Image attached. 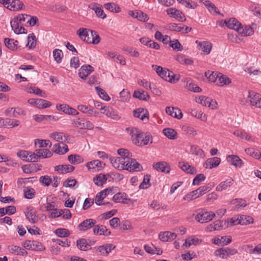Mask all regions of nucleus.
<instances>
[{"instance_id": "obj_36", "label": "nucleus", "mask_w": 261, "mask_h": 261, "mask_svg": "<svg viewBox=\"0 0 261 261\" xmlns=\"http://www.w3.org/2000/svg\"><path fill=\"white\" fill-rule=\"evenodd\" d=\"M232 179H227L225 181H222L220 184H219L217 186L216 190L217 191H222L223 190H226L228 187H230L232 185Z\"/></svg>"}, {"instance_id": "obj_44", "label": "nucleus", "mask_w": 261, "mask_h": 261, "mask_svg": "<svg viewBox=\"0 0 261 261\" xmlns=\"http://www.w3.org/2000/svg\"><path fill=\"white\" fill-rule=\"evenodd\" d=\"M104 7L107 10L114 13H118L120 11V8L116 4L108 3L104 4Z\"/></svg>"}, {"instance_id": "obj_40", "label": "nucleus", "mask_w": 261, "mask_h": 261, "mask_svg": "<svg viewBox=\"0 0 261 261\" xmlns=\"http://www.w3.org/2000/svg\"><path fill=\"white\" fill-rule=\"evenodd\" d=\"M68 160L72 164H79L84 162L83 158L76 154L69 155Z\"/></svg>"}, {"instance_id": "obj_62", "label": "nucleus", "mask_w": 261, "mask_h": 261, "mask_svg": "<svg viewBox=\"0 0 261 261\" xmlns=\"http://www.w3.org/2000/svg\"><path fill=\"white\" fill-rule=\"evenodd\" d=\"M150 175H145L144 176V179L142 183L140 184L139 187L141 189H147L150 186Z\"/></svg>"}, {"instance_id": "obj_28", "label": "nucleus", "mask_w": 261, "mask_h": 261, "mask_svg": "<svg viewBox=\"0 0 261 261\" xmlns=\"http://www.w3.org/2000/svg\"><path fill=\"white\" fill-rule=\"evenodd\" d=\"M75 168L71 165H62L56 166L55 170L60 173H66L73 171Z\"/></svg>"}, {"instance_id": "obj_29", "label": "nucleus", "mask_w": 261, "mask_h": 261, "mask_svg": "<svg viewBox=\"0 0 261 261\" xmlns=\"http://www.w3.org/2000/svg\"><path fill=\"white\" fill-rule=\"evenodd\" d=\"M196 43L198 44L199 46V49L201 50L204 54L206 55H208L210 54L211 49H212V45L211 43L206 42H199L198 41H196Z\"/></svg>"}, {"instance_id": "obj_57", "label": "nucleus", "mask_w": 261, "mask_h": 261, "mask_svg": "<svg viewBox=\"0 0 261 261\" xmlns=\"http://www.w3.org/2000/svg\"><path fill=\"white\" fill-rule=\"evenodd\" d=\"M55 233L58 237L61 238L67 237L70 234L69 230L65 228H58L56 230Z\"/></svg>"}, {"instance_id": "obj_63", "label": "nucleus", "mask_w": 261, "mask_h": 261, "mask_svg": "<svg viewBox=\"0 0 261 261\" xmlns=\"http://www.w3.org/2000/svg\"><path fill=\"white\" fill-rule=\"evenodd\" d=\"M29 154V151L21 150L17 152V155L23 161L28 162Z\"/></svg>"}, {"instance_id": "obj_59", "label": "nucleus", "mask_w": 261, "mask_h": 261, "mask_svg": "<svg viewBox=\"0 0 261 261\" xmlns=\"http://www.w3.org/2000/svg\"><path fill=\"white\" fill-rule=\"evenodd\" d=\"M51 106V103L48 101L43 99H39L38 102V108L45 109L49 108Z\"/></svg>"}, {"instance_id": "obj_35", "label": "nucleus", "mask_w": 261, "mask_h": 261, "mask_svg": "<svg viewBox=\"0 0 261 261\" xmlns=\"http://www.w3.org/2000/svg\"><path fill=\"white\" fill-rule=\"evenodd\" d=\"M179 166L183 171L186 172L187 173L194 174L197 172L194 167L190 166L187 163L179 162Z\"/></svg>"}, {"instance_id": "obj_20", "label": "nucleus", "mask_w": 261, "mask_h": 261, "mask_svg": "<svg viewBox=\"0 0 261 261\" xmlns=\"http://www.w3.org/2000/svg\"><path fill=\"white\" fill-rule=\"evenodd\" d=\"M153 167L158 171H161L165 173H169L170 168L168 163L165 162H160L154 163Z\"/></svg>"}, {"instance_id": "obj_33", "label": "nucleus", "mask_w": 261, "mask_h": 261, "mask_svg": "<svg viewBox=\"0 0 261 261\" xmlns=\"http://www.w3.org/2000/svg\"><path fill=\"white\" fill-rule=\"evenodd\" d=\"M237 32L243 36H251L254 33L253 29L249 25H246L243 28L241 25Z\"/></svg>"}, {"instance_id": "obj_34", "label": "nucleus", "mask_w": 261, "mask_h": 261, "mask_svg": "<svg viewBox=\"0 0 261 261\" xmlns=\"http://www.w3.org/2000/svg\"><path fill=\"white\" fill-rule=\"evenodd\" d=\"M134 115L135 117L141 119L142 120L145 118L148 119V114L146 110L143 108H139L134 111Z\"/></svg>"}, {"instance_id": "obj_25", "label": "nucleus", "mask_w": 261, "mask_h": 261, "mask_svg": "<svg viewBox=\"0 0 261 261\" xmlns=\"http://www.w3.org/2000/svg\"><path fill=\"white\" fill-rule=\"evenodd\" d=\"M220 159L217 157H214L206 160L204 163V166L206 168L212 169L217 167L220 163Z\"/></svg>"}, {"instance_id": "obj_56", "label": "nucleus", "mask_w": 261, "mask_h": 261, "mask_svg": "<svg viewBox=\"0 0 261 261\" xmlns=\"http://www.w3.org/2000/svg\"><path fill=\"white\" fill-rule=\"evenodd\" d=\"M35 143L36 144H38L40 148L45 147L47 146H49V148H50L52 145L51 142L48 140L37 139Z\"/></svg>"}, {"instance_id": "obj_51", "label": "nucleus", "mask_w": 261, "mask_h": 261, "mask_svg": "<svg viewBox=\"0 0 261 261\" xmlns=\"http://www.w3.org/2000/svg\"><path fill=\"white\" fill-rule=\"evenodd\" d=\"M118 154L120 155V157H122L125 160H128L132 157V153H130L127 149L124 148H120L117 150Z\"/></svg>"}, {"instance_id": "obj_30", "label": "nucleus", "mask_w": 261, "mask_h": 261, "mask_svg": "<svg viewBox=\"0 0 261 261\" xmlns=\"http://www.w3.org/2000/svg\"><path fill=\"white\" fill-rule=\"evenodd\" d=\"M89 8L94 11L96 16L102 19H105L107 15L103 12L102 8L99 7L97 4H93L89 6Z\"/></svg>"}, {"instance_id": "obj_22", "label": "nucleus", "mask_w": 261, "mask_h": 261, "mask_svg": "<svg viewBox=\"0 0 261 261\" xmlns=\"http://www.w3.org/2000/svg\"><path fill=\"white\" fill-rule=\"evenodd\" d=\"M93 71V67L89 65H85L82 66L79 70V76L85 79L90 74L92 71Z\"/></svg>"}, {"instance_id": "obj_19", "label": "nucleus", "mask_w": 261, "mask_h": 261, "mask_svg": "<svg viewBox=\"0 0 261 261\" xmlns=\"http://www.w3.org/2000/svg\"><path fill=\"white\" fill-rule=\"evenodd\" d=\"M93 232L94 234L99 236L103 235L107 236L111 234V231L105 226L102 225H95L93 228Z\"/></svg>"}, {"instance_id": "obj_55", "label": "nucleus", "mask_w": 261, "mask_h": 261, "mask_svg": "<svg viewBox=\"0 0 261 261\" xmlns=\"http://www.w3.org/2000/svg\"><path fill=\"white\" fill-rule=\"evenodd\" d=\"M170 46L176 51H181L183 49L182 46L177 39L172 40V41L170 42Z\"/></svg>"}, {"instance_id": "obj_60", "label": "nucleus", "mask_w": 261, "mask_h": 261, "mask_svg": "<svg viewBox=\"0 0 261 261\" xmlns=\"http://www.w3.org/2000/svg\"><path fill=\"white\" fill-rule=\"evenodd\" d=\"M91 37H92V43L93 44H97L100 41V38L99 35L95 31H90Z\"/></svg>"}, {"instance_id": "obj_39", "label": "nucleus", "mask_w": 261, "mask_h": 261, "mask_svg": "<svg viewBox=\"0 0 261 261\" xmlns=\"http://www.w3.org/2000/svg\"><path fill=\"white\" fill-rule=\"evenodd\" d=\"M37 152L38 158H48L52 156L53 153L49 150L47 149H38L35 150Z\"/></svg>"}, {"instance_id": "obj_2", "label": "nucleus", "mask_w": 261, "mask_h": 261, "mask_svg": "<svg viewBox=\"0 0 261 261\" xmlns=\"http://www.w3.org/2000/svg\"><path fill=\"white\" fill-rule=\"evenodd\" d=\"M215 216L216 214L213 212L201 210L197 213L195 219L198 222L203 223L211 221Z\"/></svg>"}, {"instance_id": "obj_41", "label": "nucleus", "mask_w": 261, "mask_h": 261, "mask_svg": "<svg viewBox=\"0 0 261 261\" xmlns=\"http://www.w3.org/2000/svg\"><path fill=\"white\" fill-rule=\"evenodd\" d=\"M133 96L143 100H147L149 98V95L148 93L144 91H135L133 93Z\"/></svg>"}, {"instance_id": "obj_11", "label": "nucleus", "mask_w": 261, "mask_h": 261, "mask_svg": "<svg viewBox=\"0 0 261 261\" xmlns=\"http://www.w3.org/2000/svg\"><path fill=\"white\" fill-rule=\"evenodd\" d=\"M27 219L32 223H36L38 220L36 210L32 206L27 207L25 212Z\"/></svg>"}, {"instance_id": "obj_27", "label": "nucleus", "mask_w": 261, "mask_h": 261, "mask_svg": "<svg viewBox=\"0 0 261 261\" xmlns=\"http://www.w3.org/2000/svg\"><path fill=\"white\" fill-rule=\"evenodd\" d=\"M109 176H110V173L107 174H99L93 178V181L97 186H101L106 182L108 177Z\"/></svg>"}, {"instance_id": "obj_52", "label": "nucleus", "mask_w": 261, "mask_h": 261, "mask_svg": "<svg viewBox=\"0 0 261 261\" xmlns=\"http://www.w3.org/2000/svg\"><path fill=\"white\" fill-rule=\"evenodd\" d=\"M201 240L198 238H189L186 240L185 244L183 246H186V247H190L192 245L199 244L201 242Z\"/></svg>"}, {"instance_id": "obj_48", "label": "nucleus", "mask_w": 261, "mask_h": 261, "mask_svg": "<svg viewBox=\"0 0 261 261\" xmlns=\"http://www.w3.org/2000/svg\"><path fill=\"white\" fill-rule=\"evenodd\" d=\"M53 56L57 63H60L63 58V53L61 49H55L53 51Z\"/></svg>"}, {"instance_id": "obj_14", "label": "nucleus", "mask_w": 261, "mask_h": 261, "mask_svg": "<svg viewBox=\"0 0 261 261\" xmlns=\"http://www.w3.org/2000/svg\"><path fill=\"white\" fill-rule=\"evenodd\" d=\"M105 164L101 161L96 160L87 163L86 167L88 170H93L94 171H98L102 168Z\"/></svg>"}, {"instance_id": "obj_61", "label": "nucleus", "mask_w": 261, "mask_h": 261, "mask_svg": "<svg viewBox=\"0 0 261 261\" xmlns=\"http://www.w3.org/2000/svg\"><path fill=\"white\" fill-rule=\"evenodd\" d=\"M35 190L33 188H27L24 190V197L27 199H32L35 196Z\"/></svg>"}, {"instance_id": "obj_24", "label": "nucleus", "mask_w": 261, "mask_h": 261, "mask_svg": "<svg viewBox=\"0 0 261 261\" xmlns=\"http://www.w3.org/2000/svg\"><path fill=\"white\" fill-rule=\"evenodd\" d=\"M227 161L231 165L236 167H241L243 165L242 160L237 155H229L227 156Z\"/></svg>"}, {"instance_id": "obj_21", "label": "nucleus", "mask_w": 261, "mask_h": 261, "mask_svg": "<svg viewBox=\"0 0 261 261\" xmlns=\"http://www.w3.org/2000/svg\"><path fill=\"white\" fill-rule=\"evenodd\" d=\"M224 24L227 26V28L238 31L240 27H241V23L238 21V20L234 18H231L229 19H225Z\"/></svg>"}, {"instance_id": "obj_9", "label": "nucleus", "mask_w": 261, "mask_h": 261, "mask_svg": "<svg viewBox=\"0 0 261 261\" xmlns=\"http://www.w3.org/2000/svg\"><path fill=\"white\" fill-rule=\"evenodd\" d=\"M125 166V170L129 171H140L142 167L141 165L136 160L132 159L131 157L128 160H126Z\"/></svg>"}, {"instance_id": "obj_54", "label": "nucleus", "mask_w": 261, "mask_h": 261, "mask_svg": "<svg viewBox=\"0 0 261 261\" xmlns=\"http://www.w3.org/2000/svg\"><path fill=\"white\" fill-rule=\"evenodd\" d=\"M36 44V36L34 34H29L28 37V44L27 46H28L29 48H32L35 47Z\"/></svg>"}, {"instance_id": "obj_50", "label": "nucleus", "mask_w": 261, "mask_h": 261, "mask_svg": "<svg viewBox=\"0 0 261 261\" xmlns=\"http://www.w3.org/2000/svg\"><path fill=\"white\" fill-rule=\"evenodd\" d=\"M191 115L198 119H201L202 121H206L207 117L201 111H198L196 110H192L191 113Z\"/></svg>"}, {"instance_id": "obj_8", "label": "nucleus", "mask_w": 261, "mask_h": 261, "mask_svg": "<svg viewBox=\"0 0 261 261\" xmlns=\"http://www.w3.org/2000/svg\"><path fill=\"white\" fill-rule=\"evenodd\" d=\"M112 166L118 170H125L126 160L122 157H113L110 159Z\"/></svg>"}, {"instance_id": "obj_16", "label": "nucleus", "mask_w": 261, "mask_h": 261, "mask_svg": "<svg viewBox=\"0 0 261 261\" xmlns=\"http://www.w3.org/2000/svg\"><path fill=\"white\" fill-rule=\"evenodd\" d=\"M167 14L171 17H173L179 21H183V18L184 17L182 13L174 8H170L168 9L166 11Z\"/></svg>"}, {"instance_id": "obj_7", "label": "nucleus", "mask_w": 261, "mask_h": 261, "mask_svg": "<svg viewBox=\"0 0 261 261\" xmlns=\"http://www.w3.org/2000/svg\"><path fill=\"white\" fill-rule=\"evenodd\" d=\"M196 101L202 106L208 107L212 109H216L217 105L216 101L204 96H200Z\"/></svg>"}, {"instance_id": "obj_5", "label": "nucleus", "mask_w": 261, "mask_h": 261, "mask_svg": "<svg viewBox=\"0 0 261 261\" xmlns=\"http://www.w3.org/2000/svg\"><path fill=\"white\" fill-rule=\"evenodd\" d=\"M77 109L88 117H96L98 114V112L95 111L94 108L90 105H80L77 106Z\"/></svg>"}, {"instance_id": "obj_49", "label": "nucleus", "mask_w": 261, "mask_h": 261, "mask_svg": "<svg viewBox=\"0 0 261 261\" xmlns=\"http://www.w3.org/2000/svg\"><path fill=\"white\" fill-rule=\"evenodd\" d=\"M219 73L207 71L205 72V76L212 82H217Z\"/></svg>"}, {"instance_id": "obj_64", "label": "nucleus", "mask_w": 261, "mask_h": 261, "mask_svg": "<svg viewBox=\"0 0 261 261\" xmlns=\"http://www.w3.org/2000/svg\"><path fill=\"white\" fill-rule=\"evenodd\" d=\"M205 176L203 174H197L193 179V185H199L202 181L205 179Z\"/></svg>"}, {"instance_id": "obj_13", "label": "nucleus", "mask_w": 261, "mask_h": 261, "mask_svg": "<svg viewBox=\"0 0 261 261\" xmlns=\"http://www.w3.org/2000/svg\"><path fill=\"white\" fill-rule=\"evenodd\" d=\"M100 110L101 113L106 115L108 117H110L113 119L117 120L119 118L116 112L114 111L112 108L109 106H105L101 107Z\"/></svg>"}, {"instance_id": "obj_17", "label": "nucleus", "mask_w": 261, "mask_h": 261, "mask_svg": "<svg viewBox=\"0 0 261 261\" xmlns=\"http://www.w3.org/2000/svg\"><path fill=\"white\" fill-rule=\"evenodd\" d=\"M166 112L167 114L178 119H180L182 117L181 110L176 108L168 107L166 108Z\"/></svg>"}, {"instance_id": "obj_23", "label": "nucleus", "mask_w": 261, "mask_h": 261, "mask_svg": "<svg viewBox=\"0 0 261 261\" xmlns=\"http://www.w3.org/2000/svg\"><path fill=\"white\" fill-rule=\"evenodd\" d=\"M177 235L174 232L165 231L160 233L159 237L160 239L164 242L172 241L175 239Z\"/></svg>"}, {"instance_id": "obj_45", "label": "nucleus", "mask_w": 261, "mask_h": 261, "mask_svg": "<svg viewBox=\"0 0 261 261\" xmlns=\"http://www.w3.org/2000/svg\"><path fill=\"white\" fill-rule=\"evenodd\" d=\"M190 152L192 154L197 155L200 158H203L204 157L203 150L197 146L192 145L191 146Z\"/></svg>"}, {"instance_id": "obj_15", "label": "nucleus", "mask_w": 261, "mask_h": 261, "mask_svg": "<svg viewBox=\"0 0 261 261\" xmlns=\"http://www.w3.org/2000/svg\"><path fill=\"white\" fill-rule=\"evenodd\" d=\"M51 150L57 154H64L68 151V146L65 143H58L53 146Z\"/></svg>"}, {"instance_id": "obj_32", "label": "nucleus", "mask_w": 261, "mask_h": 261, "mask_svg": "<svg viewBox=\"0 0 261 261\" xmlns=\"http://www.w3.org/2000/svg\"><path fill=\"white\" fill-rule=\"evenodd\" d=\"M113 200L117 203H125L126 201H129L130 199L125 193H118L113 196Z\"/></svg>"}, {"instance_id": "obj_53", "label": "nucleus", "mask_w": 261, "mask_h": 261, "mask_svg": "<svg viewBox=\"0 0 261 261\" xmlns=\"http://www.w3.org/2000/svg\"><path fill=\"white\" fill-rule=\"evenodd\" d=\"M240 221H241V225H248L253 223V219L249 216L240 215Z\"/></svg>"}, {"instance_id": "obj_4", "label": "nucleus", "mask_w": 261, "mask_h": 261, "mask_svg": "<svg viewBox=\"0 0 261 261\" xmlns=\"http://www.w3.org/2000/svg\"><path fill=\"white\" fill-rule=\"evenodd\" d=\"M0 3L11 11H18L22 9L23 4L19 0H0Z\"/></svg>"}, {"instance_id": "obj_31", "label": "nucleus", "mask_w": 261, "mask_h": 261, "mask_svg": "<svg viewBox=\"0 0 261 261\" xmlns=\"http://www.w3.org/2000/svg\"><path fill=\"white\" fill-rule=\"evenodd\" d=\"M50 138L59 143H63L67 140V136L61 132H55L49 135Z\"/></svg>"}, {"instance_id": "obj_10", "label": "nucleus", "mask_w": 261, "mask_h": 261, "mask_svg": "<svg viewBox=\"0 0 261 261\" xmlns=\"http://www.w3.org/2000/svg\"><path fill=\"white\" fill-rule=\"evenodd\" d=\"M115 246L112 244H106L101 246H99L96 248V251L99 253L100 255L107 256L111 251L114 249Z\"/></svg>"}, {"instance_id": "obj_26", "label": "nucleus", "mask_w": 261, "mask_h": 261, "mask_svg": "<svg viewBox=\"0 0 261 261\" xmlns=\"http://www.w3.org/2000/svg\"><path fill=\"white\" fill-rule=\"evenodd\" d=\"M8 249L10 253L19 255H26L28 254L27 251L23 248L15 245H10L8 246Z\"/></svg>"}, {"instance_id": "obj_18", "label": "nucleus", "mask_w": 261, "mask_h": 261, "mask_svg": "<svg viewBox=\"0 0 261 261\" xmlns=\"http://www.w3.org/2000/svg\"><path fill=\"white\" fill-rule=\"evenodd\" d=\"M91 31L87 29H80L77 31V34L83 41L88 43H92V38L89 36V32Z\"/></svg>"}, {"instance_id": "obj_38", "label": "nucleus", "mask_w": 261, "mask_h": 261, "mask_svg": "<svg viewBox=\"0 0 261 261\" xmlns=\"http://www.w3.org/2000/svg\"><path fill=\"white\" fill-rule=\"evenodd\" d=\"M5 44L9 49L12 50H16L19 47L18 41L12 39L6 38Z\"/></svg>"}, {"instance_id": "obj_42", "label": "nucleus", "mask_w": 261, "mask_h": 261, "mask_svg": "<svg viewBox=\"0 0 261 261\" xmlns=\"http://www.w3.org/2000/svg\"><path fill=\"white\" fill-rule=\"evenodd\" d=\"M164 134L170 139L174 140L177 138L176 132L171 128H166L163 130Z\"/></svg>"}, {"instance_id": "obj_47", "label": "nucleus", "mask_w": 261, "mask_h": 261, "mask_svg": "<svg viewBox=\"0 0 261 261\" xmlns=\"http://www.w3.org/2000/svg\"><path fill=\"white\" fill-rule=\"evenodd\" d=\"M222 227V222L221 221H217L207 226L205 229L207 231H212L216 230H219Z\"/></svg>"}, {"instance_id": "obj_37", "label": "nucleus", "mask_w": 261, "mask_h": 261, "mask_svg": "<svg viewBox=\"0 0 261 261\" xmlns=\"http://www.w3.org/2000/svg\"><path fill=\"white\" fill-rule=\"evenodd\" d=\"M231 80L227 76L222 74L219 73V75L218 77L216 85L219 86H223L224 85H228L230 83Z\"/></svg>"}, {"instance_id": "obj_58", "label": "nucleus", "mask_w": 261, "mask_h": 261, "mask_svg": "<svg viewBox=\"0 0 261 261\" xmlns=\"http://www.w3.org/2000/svg\"><path fill=\"white\" fill-rule=\"evenodd\" d=\"M95 90L102 99L106 101H109L110 100V97L105 90L98 87H95Z\"/></svg>"}, {"instance_id": "obj_1", "label": "nucleus", "mask_w": 261, "mask_h": 261, "mask_svg": "<svg viewBox=\"0 0 261 261\" xmlns=\"http://www.w3.org/2000/svg\"><path fill=\"white\" fill-rule=\"evenodd\" d=\"M152 67L155 70L157 74L166 81L171 83H175L179 79V75L174 74L172 71L167 68L155 65H153Z\"/></svg>"}, {"instance_id": "obj_12", "label": "nucleus", "mask_w": 261, "mask_h": 261, "mask_svg": "<svg viewBox=\"0 0 261 261\" xmlns=\"http://www.w3.org/2000/svg\"><path fill=\"white\" fill-rule=\"evenodd\" d=\"M96 223V220L93 219H88L81 223L78 228L80 231H86L94 227Z\"/></svg>"}, {"instance_id": "obj_43", "label": "nucleus", "mask_w": 261, "mask_h": 261, "mask_svg": "<svg viewBox=\"0 0 261 261\" xmlns=\"http://www.w3.org/2000/svg\"><path fill=\"white\" fill-rule=\"evenodd\" d=\"M19 121L16 119H12L6 118L4 119V126L9 128H13L18 126L19 125Z\"/></svg>"}, {"instance_id": "obj_3", "label": "nucleus", "mask_w": 261, "mask_h": 261, "mask_svg": "<svg viewBox=\"0 0 261 261\" xmlns=\"http://www.w3.org/2000/svg\"><path fill=\"white\" fill-rule=\"evenodd\" d=\"M72 124L74 126L80 129H93V124L89 120L83 118H77L72 120Z\"/></svg>"}, {"instance_id": "obj_46", "label": "nucleus", "mask_w": 261, "mask_h": 261, "mask_svg": "<svg viewBox=\"0 0 261 261\" xmlns=\"http://www.w3.org/2000/svg\"><path fill=\"white\" fill-rule=\"evenodd\" d=\"M76 245L81 250L86 251L89 247L87 240L85 239H80L76 241Z\"/></svg>"}, {"instance_id": "obj_6", "label": "nucleus", "mask_w": 261, "mask_h": 261, "mask_svg": "<svg viewBox=\"0 0 261 261\" xmlns=\"http://www.w3.org/2000/svg\"><path fill=\"white\" fill-rule=\"evenodd\" d=\"M248 97L251 106L261 108V95L253 91H249Z\"/></svg>"}]
</instances>
